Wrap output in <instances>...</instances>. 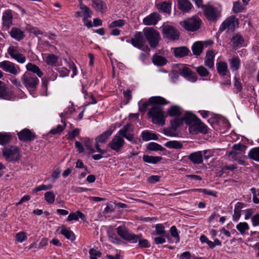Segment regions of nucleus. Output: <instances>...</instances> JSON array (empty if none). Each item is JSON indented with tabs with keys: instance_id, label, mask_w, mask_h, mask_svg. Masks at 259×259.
Listing matches in <instances>:
<instances>
[{
	"instance_id": "19",
	"label": "nucleus",
	"mask_w": 259,
	"mask_h": 259,
	"mask_svg": "<svg viewBox=\"0 0 259 259\" xmlns=\"http://www.w3.org/2000/svg\"><path fill=\"white\" fill-rule=\"evenodd\" d=\"M191 191L202 192L205 194L213 196H216L217 194L215 192L211 191L206 189H193L191 190H184L181 192L175 193L174 194H169V196H175L182 194L188 193V192H190Z\"/></svg>"
},
{
	"instance_id": "28",
	"label": "nucleus",
	"mask_w": 259,
	"mask_h": 259,
	"mask_svg": "<svg viewBox=\"0 0 259 259\" xmlns=\"http://www.w3.org/2000/svg\"><path fill=\"white\" fill-rule=\"evenodd\" d=\"M156 7L159 12L169 14L171 11V3L163 2L156 5Z\"/></svg>"
},
{
	"instance_id": "20",
	"label": "nucleus",
	"mask_w": 259,
	"mask_h": 259,
	"mask_svg": "<svg viewBox=\"0 0 259 259\" xmlns=\"http://www.w3.org/2000/svg\"><path fill=\"white\" fill-rule=\"evenodd\" d=\"M235 17L234 16H231L228 17L221 25L218 32L222 33L226 29L231 28L234 23Z\"/></svg>"
},
{
	"instance_id": "53",
	"label": "nucleus",
	"mask_w": 259,
	"mask_h": 259,
	"mask_svg": "<svg viewBox=\"0 0 259 259\" xmlns=\"http://www.w3.org/2000/svg\"><path fill=\"white\" fill-rule=\"evenodd\" d=\"M244 8L240 2H235L233 3L232 11L235 13H238L244 11Z\"/></svg>"
},
{
	"instance_id": "39",
	"label": "nucleus",
	"mask_w": 259,
	"mask_h": 259,
	"mask_svg": "<svg viewBox=\"0 0 259 259\" xmlns=\"http://www.w3.org/2000/svg\"><path fill=\"white\" fill-rule=\"evenodd\" d=\"M141 137L143 141H148L151 140H157L158 137L155 134L151 133L148 131H144L141 134Z\"/></svg>"
},
{
	"instance_id": "3",
	"label": "nucleus",
	"mask_w": 259,
	"mask_h": 259,
	"mask_svg": "<svg viewBox=\"0 0 259 259\" xmlns=\"http://www.w3.org/2000/svg\"><path fill=\"white\" fill-rule=\"evenodd\" d=\"M203 12L207 20L211 22L215 23L222 16L221 12L211 5H205Z\"/></svg>"
},
{
	"instance_id": "23",
	"label": "nucleus",
	"mask_w": 259,
	"mask_h": 259,
	"mask_svg": "<svg viewBox=\"0 0 259 259\" xmlns=\"http://www.w3.org/2000/svg\"><path fill=\"white\" fill-rule=\"evenodd\" d=\"M189 49L186 47H181L174 48V53L176 57L182 58L188 55Z\"/></svg>"
},
{
	"instance_id": "36",
	"label": "nucleus",
	"mask_w": 259,
	"mask_h": 259,
	"mask_svg": "<svg viewBox=\"0 0 259 259\" xmlns=\"http://www.w3.org/2000/svg\"><path fill=\"white\" fill-rule=\"evenodd\" d=\"M79 218L84 220L85 217V215L83 213L78 210L75 212L70 213L67 217V221L68 222L72 221H78Z\"/></svg>"
},
{
	"instance_id": "12",
	"label": "nucleus",
	"mask_w": 259,
	"mask_h": 259,
	"mask_svg": "<svg viewBox=\"0 0 259 259\" xmlns=\"http://www.w3.org/2000/svg\"><path fill=\"white\" fill-rule=\"evenodd\" d=\"M8 54L11 58L18 63L23 64L26 62V58L25 55L21 53L18 49L14 46L10 47L7 50Z\"/></svg>"
},
{
	"instance_id": "13",
	"label": "nucleus",
	"mask_w": 259,
	"mask_h": 259,
	"mask_svg": "<svg viewBox=\"0 0 259 259\" xmlns=\"http://www.w3.org/2000/svg\"><path fill=\"white\" fill-rule=\"evenodd\" d=\"M189 131L192 134H197L199 133L206 134L207 127L198 118L193 124L189 127Z\"/></svg>"
},
{
	"instance_id": "6",
	"label": "nucleus",
	"mask_w": 259,
	"mask_h": 259,
	"mask_svg": "<svg viewBox=\"0 0 259 259\" xmlns=\"http://www.w3.org/2000/svg\"><path fill=\"white\" fill-rule=\"evenodd\" d=\"M21 79L22 83L30 91H34L39 82L36 76L27 72L21 76Z\"/></svg>"
},
{
	"instance_id": "26",
	"label": "nucleus",
	"mask_w": 259,
	"mask_h": 259,
	"mask_svg": "<svg viewBox=\"0 0 259 259\" xmlns=\"http://www.w3.org/2000/svg\"><path fill=\"white\" fill-rule=\"evenodd\" d=\"M217 69L219 75L225 76L227 75L228 71L227 63L219 62L217 63Z\"/></svg>"
},
{
	"instance_id": "7",
	"label": "nucleus",
	"mask_w": 259,
	"mask_h": 259,
	"mask_svg": "<svg viewBox=\"0 0 259 259\" xmlns=\"http://www.w3.org/2000/svg\"><path fill=\"white\" fill-rule=\"evenodd\" d=\"M3 154L9 161H17L20 157V150L15 146L4 147L3 149Z\"/></svg>"
},
{
	"instance_id": "46",
	"label": "nucleus",
	"mask_w": 259,
	"mask_h": 259,
	"mask_svg": "<svg viewBox=\"0 0 259 259\" xmlns=\"http://www.w3.org/2000/svg\"><path fill=\"white\" fill-rule=\"evenodd\" d=\"M80 8L81 10H82V12L83 13L84 20H85L92 17V12L89 8L81 3L80 4Z\"/></svg>"
},
{
	"instance_id": "37",
	"label": "nucleus",
	"mask_w": 259,
	"mask_h": 259,
	"mask_svg": "<svg viewBox=\"0 0 259 259\" xmlns=\"http://www.w3.org/2000/svg\"><path fill=\"white\" fill-rule=\"evenodd\" d=\"M182 112V108L178 105H172L167 110L169 116H176L180 115Z\"/></svg>"
},
{
	"instance_id": "60",
	"label": "nucleus",
	"mask_w": 259,
	"mask_h": 259,
	"mask_svg": "<svg viewBox=\"0 0 259 259\" xmlns=\"http://www.w3.org/2000/svg\"><path fill=\"white\" fill-rule=\"evenodd\" d=\"M65 127L66 123L65 122L63 125L59 124L56 127L52 129L50 131V133L53 135L60 134L64 130Z\"/></svg>"
},
{
	"instance_id": "8",
	"label": "nucleus",
	"mask_w": 259,
	"mask_h": 259,
	"mask_svg": "<svg viewBox=\"0 0 259 259\" xmlns=\"http://www.w3.org/2000/svg\"><path fill=\"white\" fill-rule=\"evenodd\" d=\"M132 45L135 48L144 51L147 53L150 52V49L147 45H145L143 33L141 32H137L131 41Z\"/></svg>"
},
{
	"instance_id": "29",
	"label": "nucleus",
	"mask_w": 259,
	"mask_h": 259,
	"mask_svg": "<svg viewBox=\"0 0 259 259\" xmlns=\"http://www.w3.org/2000/svg\"><path fill=\"white\" fill-rule=\"evenodd\" d=\"M26 68L27 71L32 72V73L37 74L39 77H41L43 75V73L40 68L34 64L28 63L26 65Z\"/></svg>"
},
{
	"instance_id": "61",
	"label": "nucleus",
	"mask_w": 259,
	"mask_h": 259,
	"mask_svg": "<svg viewBox=\"0 0 259 259\" xmlns=\"http://www.w3.org/2000/svg\"><path fill=\"white\" fill-rule=\"evenodd\" d=\"M52 188V186L51 185H41L36 188H35L32 191L33 192H37L41 190H50Z\"/></svg>"
},
{
	"instance_id": "9",
	"label": "nucleus",
	"mask_w": 259,
	"mask_h": 259,
	"mask_svg": "<svg viewBox=\"0 0 259 259\" xmlns=\"http://www.w3.org/2000/svg\"><path fill=\"white\" fill-rule=\"evenodd\" d=\"M0 68L14 75H17L20 71V67L18 65L8 60L0 62Z\"/></svg>"
},
{
	"instance_id": "47",
	"label": "nucleus",
	"mask_w": 259,
	"mask_h": 259,
	"mask_svg": "<svg viewBox=\"0 0 259 259\" xmlns=\"http://www.w3.org/2000/svg\"><path fill=\"white\" fill-rule=\"evenodd\" d=\"M236 229L241 234H244L246 231L249 229V227L248 224L246 222L239 223L236 226Z\"/></svg>"
},
{
	"instance_id": "15",
	"label": "nucleus",
	"mask_w": 259,
	"mask_h": 259,
	"mask_svg": "<svg viewBox=\"0 0 259 259\" xmlns=\"http://www.w3.org/2000/svg\"><path fill=\"white\" fill-rule=\"evenodd\" d=\"M2 25L6 29H8L13 24V16L11 10L5 11L2 16Z\"/></svg>"
},
{
	"instance_id": "11",
	"label": "nucleus",
	"mask_w": 259,
	"mask_h": 259,
	"mask_svg": "<svg viewBox=\"0 0 259 259\" xmlns=\"http://www.w3.org/2000/svg\"><path fill=\"white\" fill-rule=\"evenodd\" d=\"M117 233L122 239L131 243H137L138 237L137 235L131 233L124 226H119L117 228Z\"/></svg>"
},
{
	"instance_id": "17",
	"label": "nucleus",
	"mask_w": 259,
	"mask_h": 259,
	"mask_svg": "<svg viewBox=\"0 0 259 259\" xmlns=\"http://www.w3.org/2000/svg\"><path fill=\"white\" fill-rule=\"evenodd\" d=\"M180 74L190 81L194 82L197 80L196 74L187 67L180 69Z\"/></svg>"
},
{
	"instance_id": "40",
	"label": "nucleus",
	"mask_w": 259,
	"mask_h": 259,
	"mask_svg": "<svg viewBox=\"0 0 259 259\" xmlns=\"http://www.w3.org/2000/svg\"><path fill=\"white\" fill-rule=\"evenodd\" d=\"M12 139V135L9 133H0V145L9 143Z\"/></svg>"
},
{
	"instance_id": "22",
	"label": "nucleus",
	"mask_w": 259,
	"mask_h": 259,
	"mask_svg": "<svg viewBox=\"0 0 259 259\" xmlns=\"http://www.w3.org/2000/svg\"><path fill=\"white\" fill-rule=\"evenodd\" d=\"M9 33L13 38L17 41H20L25 37L24 32L17 27H12Z\"/></svg>"
},
{
	"instance_id": "33",
	"label": "nucleus",
	"mask_w": 259,
	"mask_h": 259,
	"mask_svg": "<svg viewBox=\"0 0 259 259\" xmlns=\"http://www.w3.org/2000/svg\"><path fill=\"white\" fill-rule=\"evenodd\" d=\"M162 158L161 156H149L148 155H144L143 160L145 162L156 164L162 160Z\"/></svg>"
},
{
	"instance_id": "64",
	"label": "nucleus",
	"mask_w": 259,
	"mask_h": 259,
	"mask_svg": "<svg viewBox=\"0 0 259 259\" xmlns=\"http://www.w3.org/2000/svg\"><path fill=\"white\" fill-rule=\"evenodd\" d=\"M251 219L253 227L259 226V213L253 215Z\"/></svg>"
},
{
	"instance_id": "27",
	"label": "nucleus",
	"mask_w": 259,
	"mask_h": 259,
	"mask_svg": "<svg viewBox=\"0 0 259 259\" xmlns=\"http://www.w3.org/2000/svg\"><path fill=\"white\" fill-rule=\"evenodd\" d=\"M182 118L183 119V121H185V123L189 126L193 124L198 119L195 115L188 112L184 114Z\"/></svg>"
},
{
	"instance_id": "18",
	"label": "nucleus",
	"mask_w": 259,
	"mask_h": 259,
	"mask_svg": "<svg viewBox=\"0 0 259 259\" xmlns=\"http://www.w3.org/2000/svg\"><path fill=\"white\" fill-rule=\"evenodd\" d=\"M13 93L8 91L6 84L0 80V99L10 100L13 99Z\"/></svg>"
},
{
	"instance_id": "52",
	"label": "nucleus",
	"mask_w": 259,
	"mask_h": 259,
	"mask_svg": "<svg viewBox=\"0 0 259 259\" xmlns=\"http://www.w3.org/2000/svg\"><path fill=\"white\" fill-rule=\"evenodd\" d=\"M45 199L49 204H52L54 202L55 196L52 192L48 191L45 194Z\"/></svg>"
},
{
	"instance_id": "14",
	"label": "nucleus",
	"mask_w": 259,
	"mask_h": 259,
	"mask_svg": "<svg viewBox=\"0 0 259 259\" xmlns=\"http://www.w3.org/2000/svg\"><path fill=\"white\" fill-rule=\"evenodd\" d=\"M19 140L23 142H31L36 138V135L34 132L28 128H24L18 133Z\"/></svg>"
},
{
	"instance_id": "25",
	"label": "nucleus",
	"mask_w": 259,
	"mask_h": 259,
	"mask_svg": "<svg viewBox=\"0 0 259 259\" xmlns=\"http://www.w3.org/2000/svg\"><path fill=\"white\" fill-rule=\"evenodd\" d=\"M214 59V54L213 52L212 51L207 52L206 55V58L204 61L205 65L208 67L209 68H213Z\"/></svg>"
},
{
	"instance_id": "24",
	"label": "nucleus",
	"mask_w": 259,
	"mask_h": 259,
	"mask_svg": "<svg viewBox=\"0 0 259 259\" xmlns=\"http://www.w3.org/2000/svg\"><path fill=\"white\" fill-rule=\"evenodd\" d=\"M179 9L184 13L190 11L192 7V5L188 0H178Z\"/></svg>"
},
{
	"instance_id": "49",
	"label": "nucleus",
	"mask_w": 259,
	"mask_h": 259,
	"mask_svg": "<svg viewBox=\"0 0 259 259\" xmlns=\"http://www.w3.org/2000/svg\"><path fill=\"white\" fill-rule=\"evenodd\" d=\"M138 239L137 242H139V246L141 248H148L150 247V244L147 239H143L142 235H137Z\"/></svg>"
},
{
	"instance_id": "42",
	"label": "nucleus",
	"mask_w": 259,
	"mask_h": 259,
	"mask_svg": "<svg viewBox=\"0 0 259 259\" xmlns=\"http://www.w3.org/2000/svg\"><path fill=\"white\" fill-rule=\"evenodd\" d=\"M61 233L67 239L73 241L75 240V237L73 232L65 228H63L61 231Z\"/></svg>"
},
{
	"instance_id": "41",
	"label": "nucleus",
	"mask_w": 259,
	"mask_h": 259,
	"mask_svg": "<svg viewBox=\"0 0 259 259\" xmlns=\"http://www.w3.org/2000/svg\"><path fill=\"white\" fill-rule=\"evenodd\" d=\"M248 157L255 161L259 162V147L250 149L248 152Z\"/></svg>"
},
{
	"instance_id": "16",
	"label": "nucleus",
	"mask_w": 259,
	"mask_h": 259,
	"mask_svg": "<svg viewBox=\"0 0 259 259\" xmlns=\"http://www.w3.org/2000/svg\"><path fill=\"white\" fill-rule=\"evenodd\" d=\"M161 19V16L157 12H154L145 17L143 23L147 26L155 25Z\"/></svg>"
},
{
	"instance_id": "21",
	"label": "nucleus",
	"mask_w": 259,
	"mask_h": 259,
	"mask_svg": "<svg viewBox=\"0 0 259 259\" xmlns=\"http://www.w3.org/2000/svg\"><path fill=\"white\" fill-rule=\"evenodd\" d=\"M188 159L194 164H199L203 162V155L200 151L191 153Z\"/></svg>"
},
{
	"instance_id": "57",
	"label": "nucleus",
	"mask_w": 259,
	"mask_h": 259,
	"mask_svg": "<svg viewBox=\"0 0 259 259\" xmlns=\"http://www.w3.org/2000/svg\"><path fill=\"white\" fill-rule=\"evenodd\" d=\"M183 123V119L176 118L170 121V124L172 128L176 130Z\"/></svg>"
},
{
	"instance_id": "31",
	"label": "nucleus",
	"mask_w": 259,
	"mask_h": 259,
	"mask_svg": "<svg viewBox=\"0 0 259 259\" xmlns=\"http://www.w3.org/2000/svg\"><path fill=\"white\" fill-rule=\"evenodd\" d=\"M233 47L235 48L240 47L244 42V39L242 36L239 34H234L231 39Z\"/></svg>"
},
{
	"instance_id": "63",
	"label": "nucleus",
	"mask_w": 259,
	"mask_h": 259,
	"mask_svg": "<svg viewBox=\"0 0 259 259\" xmlns=\"http://www.w3.org/2000/svg\"><path fill=\"white\" fill-rule=\"evenodd\" d=\"M16 240L19 242H22L27 239L26 233L23 232L18 233L16 235Z\"/></svg>"
},
{
	"instance_id": "5",
	"label": "nucleus",
	"mask_w": 259,
	"mask_h": 259,
	"mask_svg": "<svg viewBox=\"0 0 259 259\" xmlns=\"http://www.w3.org/2000/svg\"><path fill=\"white\" fill-rule=\"evenodd\" d=\"M201 23L202 20L198 16H193L184 20L181 24L187 31L194 32L200 28Z\"/></svg>"
},
{
	"instance_id": "54",
	"label": "nucleus",
	"mask_w": 259,
	"mask_h": 259,
	"mask_svg": "<svg viewBox=\"0 0 259 259\" xmlns=\"http://www.w3.org/2000/svg\"><path fill=\"white\" fill-rule=\"evenodd\" d=\"M80 130L76 128L72 131L68 132L67 134V139L69 140H73L76 137H77L80 133Z\"/></svg>"
},
{
	"instance_id": "45",
	"label": "nucleus",
	"mask_w": 259,
	"mask_h": 259,
	"mask_svg": "<svg viewBox=\"0 0 259 259\" xmlns=\"http://www.w3.org/2000/svg\"><path fill=\"white\" fill-rule=\"evenodd\" d=\"M58 57L54 54H49L46 59V62L49 65L55 66L58 62Z\"/></svg>"
},
{
	"instance_id": "32",
	"label": "nucleus",
	"mask_w": 259,
	"mask_h": 259,
	"mask_svg": "<svg viewBox=\"0 0 259 259\" xmlns=\"http://www.w3.org/2000/svg\"><path fill=\"white\" fill-rule=\"evenodd\" d=\"M112 134V131L108 129L96 139V143H105Z\"/></svg>"
},
{
	"instance_id": "34",
	"label": "nucleus",
	"mask_w": 259,
	"mask_h": 259,
	"mask_svg": "<svg viewBox=\"0 0 259 259\" xmlns=\"http://www.w3.org/2000/svg\"><path fill=\"white\" fill-rule=\"evenodd\" d=\"M203 49V44L202 41H196L192 47L193 54L196 56H199L201 54Z\"/></svg>"
},
{
	"instance_id": "2",
	"label": "nucleus",
	"mask_w": 259,
	"mask_h": 259,
	"mask_svg": "<svg viewBox=\"0 0 259 259\" xmlns=\"http://www.w3.org/2000/svg\"><path fill=\"white\" fill-rule=\"evenodd\" d=\"M124 138L132 144L137 143L138 139L134 136L130 124H126L120 128L109 142L108 146L112 150L119 152L124 147L125 143Z\"/></svg>"
},
{
	"instance_id": "35",
	"label": "nucleus",
	"mask_w": 259,
	"mask_h": 259,
	"mask_svg": "<svg viewBox=\"0 0 259 259\" xmlns=\"http://www.w3.org/2000/svg\"><path fill=\"white\" fill-rule=\"evenodd\" d=\"M230 63V67L233 71H237L240 66L241 61L237 57H233L231 59L229 60Z\"/></svg>"
},
{
	"instance_id": "55",
	"label": "nucleus",
	"mask_w": 259,
	"mask_h": 259,
	"mask_svg": "<svg viewBox=\"0 0 259 259\" xmlns=\"http://www.w3.org/2000/svg\"><path fill=\"white\" fill-rule=\"evenodd\" d=\"M84 145L87 149L89 151V154L93 153L95 152V149L92 147V141H91L90 139H84Z\"/></svg>"
},
{
	"instance_id": "59",
	"label": "nucleus",
	"mask_w": 259,
	"mask_h": 259,
	"mask_svg": "<svg viewBox=\"0 0 259 259\" xmlns=\"http://www.w3.org/2000/svg\"><path fill=\"white\" fill-rule=\"evenodd\" d=\"M125 24V21L122 19H119L113 21L109 25V28H114L115 27H122Z\"/></svg>"
},
{
	"instance_id": "62",
	"label": "nucleus",
	"mask_w": 259,
	"mask_h": 259,
	"mask_svg": "<svg viewBox=\"0 0 259 259\" xmlns=\"http://www.w3.org/2000/svg\"><path fill=\"white\" fill-rule=\"evenodd\" d=\"M10 81L19 90H21L23 86L20 80L15 77H12Z\"/></svg>"
},
{
	"instance_id": "48",
	"label": "nucleus",
	"mask_w": 259,
	"mask_h": 259,
	"mask_svg": "<svg viewBox=\"0 0 259 259\" xmlns=\"http://www.w3.org/2000/svg\"><path fill=\"white\" fill-rule=\"evenodd\" d=\"M232 148L234 150V151L238 152V153H240V155H242L245 154L246 146L242 144L239 143L234 144Z\"/></svg>"
},
{
	"instance_id": "50",
	"label": "nucleus",
	"mask_w": 259,
	"mask_h": 259,
	"mask_svg": "<svg viewBox=\"0 0 259 259\" xmlns=\"http://www.w3.org/2000/svg\"><path fill=\"white\" fill-rule=\"evenodd\" d=\"M147 148L149 150L151 151H163L164 150V148L160 145L159 144L155 143V142H151L147 146Z\"/></svg>"
},
{
	"instance_id": "38",
	"label": "nucleus",
	"mask_w": 259,
	"mask_h": 259,
	"mask_svg": "<svg viewBox=\"0 0 259 259\" xmlns=\"http://www.w3.org/2000/svg\"><path fill=\"white\" fill-rule=\"evenodd\" d=\"M152 62L156 65L163 66L166 64L167 60L164 57L155 54L152 57Z\"/></svg>"
},
{
	"instance_id": "1",
	"label": "nucleus",
	"mask_w": 259,
	"mask_h": 259,
	"mask_svg": "<svg viewBox=\"0 0 259 259\" xmlns=\"http://www.w3.org/2000/svg\"><path fill=\"white\" fill-rule=\"evenodd\" d=\"M169 103L164 98L160 96L150 97L147 102L138 103L139 110L141 112H145L149 109L148 114L152 118L154 124L163 125L165 124V116L163 108L160 105H164Z\"/></svg>"
},
{
	"instance_id": "56",
	"label": "nucleus",
	"mask_w": 259,
	"mask_h": 259,
	"mask_svg": "<svg viewBox=\"0 0 259 259\" xmlns=\"http://www.w3.org/2000/svg\"><path fill=\"white\" fill-rule=\"evenodd\" d=\"M170 232L171 236L176 239V242H179L180 238L178 232V230L175 226L171 227Z\"/></svg>"
},
{
	"instance_id": "10",
	"label": "nucleus",
	"mask_w": 259,
	"mask_h": 259,
	"mask_svg": "<svg viewBox=\"0 0 259 259\" xmlns=\"http://www.w3.org/2000/svg\"><path fill=\"white\" fill-rule=\"evenodd\" d=\"M162 31L164 36L169 39L177 40L180 38V33L179 31L172 26H163L162 27Z\"/></svg>"
},
{
	"instance_id": "30",
	"label": "nucleus",
	"mask_w": 259,
	"mask_h": 259,
	"mask_svg": "<svg viewBox=\"0 0 259 259\" xmlns=\"http://www.w3.org/2000/svg\"><path fill=\"white\" fill-rule=\"evenodd\" d=\"M93 3V7L98 11L102 13L104 12L107 7L106 4L101 0H91Z\"/></svg>"
},
{
	"instance_id": "58",
	"label": "nucleus",
	"mask_w": 259,
	"mask_h": 259,
	"mask_svg": "<svg viewBox=\"0 0 259 259\" xmlns=\"http://www.w3.org/2000/svg\"><path fill=\"white\" fill-rule=\"evenodd\" d=\"M90 259H98L101 256L102 253L100 251L92 248L89 251Z\"/></svg>"
},
{
	"instance_id": "43",
	"label": "nucleus",
	"mask_w": 259,
	"mask_h": 259,
	"mask_svg": "<svg viewBox=\"0 0 259 259\" xmlns=\"http://www.w3.org/2000/svg\"><path fill=\"white\" fill-rule=\"evenodd\" d=\"M156 234L162 237H168V234L165 230L164 227L161 224H156L155 226Z\"/></svg>"
},
{
	"instance_id": "44",
	"label": "nucleus",
	"mask_w": 259,
	"mask_h": 259,
	"mask_svg": "<svg viewBox=\"0 0 259 259\" xmlns=\"http://www.w3.org/2000/svg\"><path fill=\"white\" fill-rule=\"evenodd\" d=\"M164 145L169 148L182 149L183 148V144L178 141H170L167 142Z\"/></svg>"
},
{
	"instance_id": "4",
	"label": "nucleus",
	"mask_w": 259,
	"mask_h": 259,
	"mask_svg": "<svg viewBox=\"0 0 259 259\" xmlns=\"http://www.w3.org/2000/svg\"><path fill=\"white\" fill-rule=\"evenodd\" d=\"M143 33L151 48H156L160 39L159 33L151 27L144 28Z\"/></svg>"
},
{
	"instance_id": "51",
	"label": "nucleus",
	"mask_w": 259,
	"mask_h": 259,
	"mask_svg": "<svg viewBox=\"0 0 259 259\" xmlns=\"http://www.w3.org/2000/svg\"><path fill=\"white\" fill-rule=\"evenodd\" d=\"M196 71L201 77H206L209 74V71L203 66L196 68Z\"/></svg>"
}]
</instances>
